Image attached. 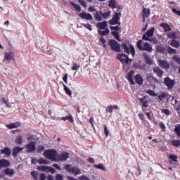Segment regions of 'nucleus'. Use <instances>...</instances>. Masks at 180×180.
I'll return each mask as SVG.
<instances>
[{"label": "nucleus", "instance_id": "nucleus-25", "mask_svg": "<svg viewBox=\"0 0 180 180\" xmlns=\"http://www.w3.org/2000/svg\"><path fill=\"white\" fill-rule=\"evenodd\" d=\"M1 154H4L5 155H7V157H9V155L12 154V150L11 148L6 147L1 150Z\"/></svg>", "mask_w": 180, "mask_h": 180}, {"label": "nucleus", "instance_id": "nucleus-46", "mask_svg": "<svg viewBox=\"0 0 180 180\" xmlns=\"http://www.w3.org/2000/svg\"><path fill=\"white\" fill-rule=\"evenodd\" d=\"M80 68H81V65H79V64H77V63H74L73 66L72 67V71H78V70H79Z\"/></svg>", "mask_w": 180, "mask_h": 180}, {"label": "nucleus", "instance_id": "nucleus-59", "mask_svg": "<svg viewBox=\"0 0 180 180\" xmlns=\"http://www.w3.org/2000/svg\"><path fill=\"white\" fill-rule=\"evenodd\" d=\"M106 112H108V113H113V108L112 107V105H110L107 108Z\"/></svg>", "mask_w": 180, "mask_h": 180}, {"label": "nucleus", "instance_id": "nucleus-24", "mask_svg": "<svg viewBox=\"0 0 180 180\" xmlns=\"http://www.w3.org/2000/svg\"><path fill=\"white\" fill-rule=\"evenodd\" d=\"M160 27H162L165 32H171L172 30V28H171V27H169V25L167 23H161L160 24Z\"/></svg>", "mask_w": 180, "mask_h": 180}, {"label": "nucleus", "instance_id": "nucleus-35", "mask_svg": "<svg viewBox=\"0 0 180 180\" xmlns=\"http://www.w3.org/2000/svg\"><path fill=\"white\" fill-rule=\"evenodd\" d=\"M146 93L148 94V95H150V96H158V94L155 93L154 90L148 89L146 90Z\"/></svg>", "mask_w": 180, "mask_h": 180}, {"label": "nucleus", "instance_id": "nucleus-27", "mask_svg": "<svg viewBox=\"0 0 180 180\" xmlns=\"http://www.w3.org/2000/svg\"><path fill=\"white\" fill-rule=\"evenodd\" d=\"M37 169H38L39 171H42L43 172H49L50 167L44 165L39 166L37 167Z\"/></svg>", "mask_w": 180, "mask_h": 180}, {"label": "nucleus", "instance_id": "nucleus-52", "mask_svg": "<svg viewBox=\"0 0 180 180\" xmlns=\"http://www.w3.org/2000/svg\"><path fill=\"white\" fill-rule=\"evenodd\" d=\"M161 112L162 113L167 115V116H169V115H171V112L168 109H162Z\"/></svg>", "mask_w": 180, "mask_h": 180}, {"label": "nucleus", "instance_id": "nucleus-64", "mask_svg": "<svg viewBox=\"0 0 180 180\" xmlns=\"http://www.w3.org/2000/svg\"><path fill=\"white\" fill-rule=\"evenodd\" d=\"M39 180H46V174L41 173L39 176Z\"/></svg>", "mask_w": 180, "mask_h": 180}, {"label": "nucleus", "instance_id": "nucleus-28", "mask_svg": "<svg viewBox=\"0 0 180 180\" xmlns=\"http://www.w3.org/2000/svg\"><path fill=\"white\" fill-rule=\"evenodd\" d=\"M154 30H155V29L154 27H152L150 30H148L144 34H146V37L150 39V37H153V36H154Z\"/></svg>", "mask_w": 180, "mask_h": 180}, {"label": "nucleus", "instance_id": "nucleus-57", "mask_svg": "<svg viewBox=\"0 0 180 180\" xmlns=\"http://www.w3.org/2000/svg\"><path fill=\"white\" fill-rule=\"evenodd\" d=\"M110 30H115V32H119L120 30V27L119 26H115V27H110Z\"/></svg>", "mask_w": 180, "mask_h": 180}, {"label": "nucleus", "instance_id": "nucleus-50", "mask_svg": "<svg viewBox=\"0 0 180 180\" xmlns=\"http://www.w3.org/2000/svg\"><path fill=\"white\" fill-rule=\"evenodd\" d=\"M172 143L174 147H180V140L174 139Z\"/></svg>", "mask_w": 180, "mask_h": 180}, {"label": "nucleus", "instance_id": "nucleus-10", "mask_svg": "<svg viewBox=\"0 0 180 180\" xmlns=\"http://www.w3.org/2000/svg\"><path fill=\"white\" fill-rule=\"evenodd\" d=\"M165 84L169 89H172L174 85H175L174 80L171 79L169 77L165 78Z\"/></svg>", "mask_w": 180, "mask_h": 180}, {"label": "nucleus", "instance_id": "nucleus-11", "mask_svg": "<svg viewBox=\"0 0 180 180\" xmlns=\"http://www.w3.org/2000/svg\"><path fill=\"white\" fill-rule=\"evenodd\" d=\"M153 71L154 74H156L157 77H159L160 78H161V77H162V75H164V72L159 67H154L153 68Z\"/></svg>", "mask_w": 180, "mask_h": 180}, {"label": "nucleus", "instance_id": "nucleus-58", "mask_svg": "<svg viewBox=\"0 0 180 180\" xmlns=\"http://www.w3.org/2000/svg\"><path fill=\"white\" fill-rule=\"evenodd\" d=\"M104 134L105 137H108V136H109V131L108 130V127L106 125L104 126Z\"/></svg>", "mask_w": 180, "mask_h": 180}, {"label": "nucleus", "instance_id": "nucleus-5", "mask_svg": "<svg viewBox=\"0 0 180 180\" xmlns=\"http://www.w3.org/2000/svg\"><path fill=\"white\" fill-rule=\"evenodd\" d=\"M27 153H33L36 151V142L31 141L25 146Z\"/></svg>", "mask_w": 180, "mask_h": 180}, {"label": "nucleus", "instance_id": "nucleus-31", "mask_svg": "<svg viewBox=\"0 0 180 180\" xmlns=\"http://www.w3.org/2000/svg\"><path fill=\"white\" fill-rule=\"evenodd\" d=\"M143 57L146 61V64H150V65H153V60L150 58V56L146 53H143Z\"/></svg>", "mask_w": 180, "mask_h": 180}, {"label": "nucleus", "instance_id": "nucleus-15", "mask_svg": "<svg viewBox=\"0 0 180 180\" xmlns=\"http://www.w3.org/2000/svg\"><path fill=\"white\" fill-rule=\"evenodd\" d=\"M6 127L10 130H12V129H18V127H20V122L7 124Z\"/></svg>", "mask_w": 180, "mask_h": 180}, {"label": "nucleus", "instance_id": "nucleus-23", "mask_svg": "<svg viewBox=\"0 0 180 180\" xmlns=\"http://www.w3.org/2000/svg\"><path fill=\"white\" fill-rule=\"evenodd\" d=\"M143 51H153V47L151 46V45H150V44H148V42H146L145 44H143V47L142 49Z\"/></svg>", "mask_w": 180, "mask_h": 180}, {"label": "nucleus", "instance_id": "nucleus-1", "mask_svg": "<svg viewBox=\"0 0 180 180\" xmlns=\"http://www.w3.org/2000/svg\"><path fill=\"white\" fill-rule=\"evenodd\" d=\"M58 153L57 150L54 149H48L44 150V157L46 158V160H50L51 161L57 162V156Z\"/></svg>", "mask_w": 180, "mask_h": 180}, {"label": "nucleus", "instance_id": "nucleus-33", "mask_svg": "<svg viewBox=\"0 0 180 180\" xmlns=\"http://www.w3.org/2000/svg\"><path fill=\"white\" fill-rule=\"evenodd\" d=\"M170 45L172 46V47L178 49V47H179V41H176V39H172Z\"/></svg>", "mask_w": 180, "mask_h": 180}, {"label": "nucleus", "instance_id": "nucleus-22", "mask_svg": "<svg viewBox=\"0 0 180 180\" xmlns=\"http://www.w3.org/2000/svg\"><path fill=\"white\" fill-rule=\"evenodd\" d=\"M0 165L1 166V168H6V167L11 165V162L5 159H1L0 160Z\"/></svg>", "mask_w": 180, "mask_h": 180}, {"label": "nucleus", "instance_id": "nucleus-47", "mask_svg": "<svg viewBox=\"0 0 180 180\" xmlns=\"http://www.w3.org/2000/svg\"><path fill=\"white\" fill-rule=\"evenodd\" d=\"M142 44H143V40H139V41H137L136 46H137L139 50L143 51V47Z\"/></svg>", "mask_w": 180, "mask_h": 180}, {"label": "nucleus", "instance_id": "nucleus-43", "mask_svg": "<svg viewBox=\"0 0 180 180\" xmlns=\"http://www.w3.org/2000/svg\"><path fill=\"white\" fill-rule=\"evenodd\" d=\"M120 61H122V63H126V64H129V61L131 62V60L129 58H122V57H119Z\"/></svg>", "mask_w": 180, "mask_h": 180}, {"label": "nucleus", "instance_id": "nucleus-13", "mask_svg": "<svg viewBox=\"0 0 180 180\" xmlns=\"http://www.w3.org/2000/svg\"><path fill=\"white\" fill-rule=\"evenodd\" d=\"M142 16L143 22H146V19L150 16V8H143L142 11Z\"/></svg>", "mask_w": 180, "mask_h": 180}, {"label": "nucleus", "instance_id": "nucleus-12", "mask_svg": "<svg viewBox=\"0 0 180 180\" xmlns=\"http://www.w3.org/2000/svg\"><path fill=\"white\" fill-rule=\"evenodd\" d=\"M94 19L97 22H102L103 20V16H102V11H96V13L94 14Z\"/></svg>", "mask_w": 180, "mask_h": 180}, {"label": "nucleus", "instance_id": "nucleus-53", "mask_svg": "<svg viewBox=\"0 0 180 180\" xmlns=\"http://www.w3.org/2000/svg\"><path fill=\"white\" fill-rule=\"evenodd\" d=\"M157 50L159 53H165V51H167V49L162 46H158Z\"/></svg>", "mask_w": 180, "mask_h": 180}, {"label": "nucleus", "instance_id": "nucleus-51", "mask_svg": "<svg viewBox=\"0 0 180 180\" xmlns=\"http://www.w3.org/2000/svg\"><path fill=\"white\" fill-rule=\"evenodd\" d=\"M172 60H174V61H175L176 63H177V64H180V58L178 57V56L174 55L172 57Z\"/></svg>", "mask_w": 180, "mask_h": 180}, {"label": "nucleus", "instance_id": "nucleus-56", "mask_svg": "<svg viewBox=\"0 0 180 180\" xmlns=\"http://www.w3.org/2000/svg\"><path fill=\"white\" fill-rule=\"evenodd\" d=\"M56 180H64V176H63L60 174H57L56 175Z\"/></svg>", "mask_w": 180, "mask_h": 180}, {"label": "nucleus", "instance_id": "nucleus-34", "mask_svg": "<svg viewBox=\"0 0 180 180\" xmlns=\"http://www.w3.org/2000/svg\"><path fill=\"white\" fill-rule=\"evenodd\" d=\"M139 100L141 101V103H142L143 108H148V102L146 100V98H142Z\"/></svg>", "mask_w": 180, "mask_h": 180}, {"label": "nucleus", "instance_id": "nucleus-8", "mask_svg": "<svg viewBox=\"0 0 180 180\" xmlns=\"http://www.w3.org/2000/svg\"><path fill=\"white\" fill-rule=\"evenodd\" d=\"M158 64L161 67V68H164L165 70H169V63H168L167 60L158 59Z\"/></svg>", "mask_w": 180, "mask_h": 180}, {"label": "nucleus", "instance_id": "nucleus-48", "mask_svg": "<svg viewBox=\"0 0 180 180\" xmlns=\"http://www.w3.org/2000/svg\"><path fill=\"white\" fill-rule=\"evenodd\" d=\"M174 133H176L178 137H180V124H179L177 127L174 128Z\"/></svg>", "mask_w": 180, "mask_h": 180}, {"label": "nucleus", "instance_id": "nucleus-62", "mask_svg": "<svg viewBox=\"0 0 180 180\" xmlns=\"http://www.w3.org/2000/svg\"><path fill=\"white\" fill-rule=\"evenodd\" d=\"M89 12H96V8H95V6H90L89 8Z\"/></svg>", "mask_w": 180, "mask_h": 180}, {"label": "nucleus", "instance_id": "nucleus-9", "mask_svg": "<svg viewBox=\"0 0 180 180\" xmlns=\"http://www.w3.org/2000/svg\"><path fill=\"white\" fill-rule=\"evenodd\" d=\"M12 60H15V58L13 57V53H12V52H5L4 61L11 63Z\"/></svg>", "mask_w": 180, "mask_h": 180}, {"label": "nucleus", "instance_id": "nucleus-36", "mask_svg": "<svg viewBox=\"0 0 180 180\" xmlns=\"http://www.w3.org/2000/svg\"><path fill=\"white\" fill-rule=\"evenodd\" d=\"M167 96L165 93L160 94L158 96V98L160 101H165V99H167Z\"/></svg>", "mask_w": 180, "mask_h": 180}, {"label": "nucleus", "instance_id": "nucleus-37", "mask_svg": "<svg viewBox=\"0 0 180 180\" xmlns=\"http://www.w3.org/2000/svg\"><path fill=\"white\" fill-rule=\"evenodd\" d=\"M167 37L169 39H176V32H172L167 34Z\"/></svg>", "mask_w": 180, "mask_h": 180}, {"label": "nucleus", "instance_id": "nucleus-20", "mask_svg": "<svg viewBox=\"0 0 180 180\" xmlns=\"http://www.w3.org/2000/svg\"><path fill=\"white\" fill-rule=\"evenodd\" d=\"M142 39L143 40H147L148 41H150L151 43H153L154 44H158V40H157L156 38H148L147 35L143 34Z\"/></svg>", "mask_w": 180, "mask_h": 180}, {"label": "nucleus", "instance_id": "nucleus-44", "mask_svg": "<svg viewBox=\"0 0 180 180\" xmlns=\"http://www.w3.org/2000/svg\"><path fill=\"white\" fill-rule=\"evenodd\" d=\"M122 46L123 47L124 53L129 54V53H130V51L129 50V46H127V44H126V43H122Z\"/></svg>", "mask_w": 180, "mask_h": 180}, {"label": "nucleus", "instance_id": "nucleus-29", "mask_svg": "<svg viewBox=\"0 0 180 180\" xmlns=\"http://www.w3.org/2000/svg\"><path fill=\"white\" fill-rule=\"evenodd\" d=\"M37 162L40 165H49V161L46 160L44 158H41L37 160Z\"/></svg>", "mask_w": 180, "mask_h": 180}, {"label": "nucleus", "instance_id": "nucleus-41", "mask_svg": "<svg viewBox=\"0 0 180 180\" xmlns=\"http://www.w3.org/2000/svg\"><path fill=\"white\" fill-rule=\"evenodd\" d=\"M167 52L169 54H176V49L171 48V46H167Z\"/></svg>", "mask_w": 180, "mask_h": 180}, {"label": "nucleus", "instance_id": "nucleus-4", "mask_svg": "<svg viewBox=\"0 0 180 180\" xmlns=\"http://www.w3.org/2000/svg\"><path fill=\"white\" fill-rule=\"evenodd\" d=\"M109 46H110L111 50H113V51H116L117 53H120V44H119L116 41V40L110 39Z\"/></svg>", "mask_w": 180, "mask_h": 180}, {"label": "nucleus", "instance_id": "nucleus-61", "mask_svg": "<svg viewBox=\"0 0 180 180\" xmlns=\"http://www.w3.org/2000/svg\"><path fill=\"white\" fill-rule=\"evenodd\" d=\"M44 150V146H39L37 148V153H41Z\"/></svg>", "mask_w": 180, "mask_h": 180}, {"label": "nucleus", "instance_id": "nucleus-39", "mask_svg": "<svg viewBox=\"0 0 180 180\" xmlns=\"http://www.w3.org/2000/svg\"><path fill=\"white\" fill-rule=\"evenodd\" d=\"M98 33H100L101 36H106V34H109V33H110V31L106 28L104 31L98 30Z\"/></svg>", "mask_w": 180, "mask_h": 180}, {"label": "nucleus", "instance_id": "nucleus-60", "mask_svg": "<svg viewBox=\"0 0 180 180\" xmlns=\"http://www.w3.org/2000/svg\"><path fill=\"white\" fill-rule=\"evenodd\" d=\"M112 36L115 37L117 40H119V32H112Z\"/></svg>", "mask_w": 180, "mask_h": 180}, {"label": "nucleus", "instance_id": "nucleus-42", "mask_svg": "<svg viewBox=\"0 0 180 180\" xmlns=\"http://www.w3.org/2000/svg\"><path fill=\"white\" fill-rule=\"evenodd\" d=\"M15 143L16 144H22V143H23V138L22 137V136L19 135L17 136L15 139Z\"/></svg>", "mask_w": 180, "mask_h": 180}, {"label": "nucleus", "instance_id": "nucleus-17", "mask_svg": "<svg viewBox=\"0 0 180 180\" xmlns=\"http://www.w3.org/2000/svg\"><path fill=\"white\" fill-rule=\"evenodd\" d=\"M108 26V21H103L96 24V27L101 30H105Z\"/></svg>", "mask_w": 180, "mask_h": 180}, {"label": "nucleus", "instance_id": "nucleus-38", "mask_svg": "<svg viewBox=\"0 0 180 180\" xmlns=\"http://www.w3.org/2000/svg\"><path fill=\"white\" fill-rule=\"evenodd\" d=\"M108 6L112 9H115V8H116V0H110Z\"/></svg>", "mask_w": 180, "mask_h": 180}, {"label": "nucleus", "instance_id": "nucleus-2", "mask_svg": "<svg viewBox=\"0 0 180 180\" xmlns=\"http://www.w3.org/2000/svg\"><path fill=\"white\" fill-rule=\"evenodd\" d=\"M120 18H122V13H115L112 19L108 22L109 25L111 26H115L116 25L120 26L122 25L120 22Z\"/></svg>", "mask_w": 180, "mask_h": 180}, {"label": "nucleus", "instance_id": "nucleus-19", "mask_svg": "<svg viewBox=\"0 0 180 180\" xmlns=\"http://www.w3.org/2000/svg\"><path fill=\"white\" fill-rule=\"evenodd\" d=\"M23 150H25V148L23 147H19L17 146L15 148H13V157H17L18 154H19V153H20V151H23Z\"/></svg>", "mask_w": 180, "mask_h": 180}, {"label": "nucleus", "instance_id": "nucleus-14", "mask_svg": "<svg viewBox=\"0 0 180 180\" xmlns=\"http://www.w3.org/2000/svg\"><path fill=\"white\" fill-rule=\"evenodd\" d=\"M56 120H63L64 122H66V120H69L70 123H74V117H72V115H71L63 117H57Z\"/></svg>", "mask_w": 180, "mask_h": 180}, {"label": "nucleus", "instance_id": "nucleus-16", "mask_svg": "<svg viewBox=\"0 0 180 180\" xmlns=\"http://www.w3.org/2000/svg\"><path fill=\"white\" fill-rule=\"evenodd\" d=\"M134 79L138 85H143V83L144 82V79H143V77H141L140 74L136 75Z\"/></svg>", "mask_w": 180, "mask_h": 180}, {"label": "nucleus", "instance_id": "nucleus-54", "mask_svg": "<svg viewBox=\"0 0 180 180\" xmlns=\"http://www.w3.org/2000/svg\"><path fill=\"white\" fill-rule=\"evenodd\" d=\"M82 26H84V27H86V29L90 30V32H92V26L91 25H89V24H82Z\"/></svg>", "mask_w": 180, "mask_h": 180}, {"label": "nucleus", "instance_id": "nucleus-40", "mask_svg": "<svg viewBox=\"0 0 180 180\" xmlns=\"http://www.w3.org/2000/svg\"><path fill=\"white\" fill-rule=\"evenodd\" d=\"M70 5L74 6L75 9L77 11V12H81V6L79 5L75 4V3L70 1Z\"/></svg>", "mask_w": 180, "mask_h": 180}, {"label": "nucleus", "instance_id": "nucleus-32", "mask_svg": "<svg viewBox=\"0 0 180 180\" xmlns=\"http://www.w3.org/2000/svg\"><path fill=\"white\" fill-rule=\"evenodd\" d=\"M94 168H97V169H101L102 171H106V167L102 163H100L98 165H94Z\"/></svg>", "mask_w": 180, "mask_h": 180}, {"label": "nucleus", "instance_id": "nucleus-3", "mask_svg": "<svg viewBox=\"0 0 180 180\" xmlns=\"http://www.w3.org/2000/svg\"><path fill=\"white\" fill-rule=\"evenodd\" d=\"M65 169L68 172H70V174H73V175H81V169L72 167L71 165H66Z\"/></svg>", "mask_w": 180, "mask_h": 180}, {"label": "nucleus", "instance_id": "nucleus-63", "mask_svg": "<svg viewBox=\"0 0 180 180\" xmlns=\"http://www.w3.org/2000/svg\"><path fill=\"white\" fill-rule=\"evenodd\" d=\"M79 180H91V179L88 178V176H85V175H83V176H81L79 178Z\"/></svg>", "mask_w": 180, "mask_h": 180}, {"label": "nucleus", "instance_id": "nucleus-55", "mask_svg": "<svg viewBox=\"0 0 180 180\" xmlns=\"http://www.w3.org/2000/svg\"><path fill=\"white\" fill-rule=\"evenodd\" d=\"M169 158L170 159V160H172V161H176V160H178V156H176V155H170L169 156Z\"/></svg>", "mask_w": 180, "mask_h": 180}, {"label": "nucleus", "instance_id": "nucleus-45", "mask_svg": "<svg viewBox=\"0 0 180 180\" xmlns=\"http://www.w3.org/2000/svg\"><path fill=\"white\" fill-rule=\"evenodd\" d=\"M32 176L34 178L35 180H39V174L36 171H33L31 172Z\"/></svg>", "mask_w": 180, "mask_h": 180}, {"label": "nucleus", "instance_id": "nucleus-18", "mask_svg": "<svg viewBox=\"0 0 180 180\" xmlns=\"http://www.w3.org/2000/svg\"><path fill=\"white\" fill-rule=\"evenodd\" d=\"M147 80L155 86L157 85V84H158V79L151 75L147 76Z\"/></svg>", "mask_w": 180, "mask_h": 180}, {"label": "nucleus", "instance_id": "nucleus-30", "mask_svg": "<svg viewBox=\"0 0 180 180\" xmlns=\"http://www.w3.org/2000/svg\"><path fill=\"white\" fill-rule=\"evenodd\" d=\"M63 85L66 95H68V96H71V95H72L71 89H70V88H68L65 84H64V83H63Z\"/></svg>", "mask_w": 180, "mask_h": 180}, {"label": "nucleus", "instance_id": "nucleus-49", "mask_svg": "<svg viewBox=\"0 0 180 180\" xmlns=\"http://www.w3.org/2000/svg\"><path fill=\"white\" fill-rule=\"evenodd\" d=\"M110 11L105 13H102L103 19H108L109 16H110Z\"/></svg>", "mask_w": 180, "mask_h": 180}, {"label": "nucleus", "instance_id": "nucleus-7", "mask_svg": "<svg viewBox=\"0 0 180 180\" xmlns=\"http://www.w3.org/2000/svg\"><path fill=\"white\" fill-rule=\"evenodd\" d=\"M79 16L81 19H84L85 20H93L94 17L91 13H86L85 11H82L79 14Z\"/></svg>", "mask_w": 180, "mask_h": 180}, {"label": "nucleus", "instance_id": "nucleus-21", "mask_svg": "<svg viewBox=\"0 0 180 180\" xmlns=\"http://www.w3.org/2000/svg\"><path fill=\"white\" fill-rule=\"evenodd\" d=\"M133 75H134V71H130L127 75V79L130 82L131 85H134V79H133Z\"/></svg>", "mask_w": 180, "mask_h": 180}, {"label": "nucleus", "instance_id": "nucleus-6", "mask_svg": "<svg viewBox=\"0 0 180 180\" xmlns=\"http://www.w3.org/2000/svg\"><path fill=\"white\" fill-rule=\"evenodd\" d=\"M70 158V153L67 152H63L61 154L58 153V156L56 158L57 161H67Z\"/></svg>", "mask_w": 180, "mask_h": 180}, {"label": "nucleus", "instance_id": "nucleus-26", "mask_svg": "<svg viewBox=\"0 0 180 180\" xmlns=\"http://www.w3.org/2000/svg\"><path fill=\"white\" fill-rule=\"evenodd\" d=\"M4 173L5 174V175H8V176H12V175H15V172L11 168H7L4 170Z\"/></svg>", "mask_w": 180, "mask_h": 180}]
</instances>
